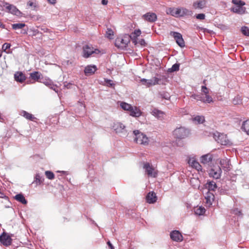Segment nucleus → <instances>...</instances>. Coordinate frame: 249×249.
I'll use <instances>...</instances> for the list:
<instances>
[{
	"label": "nucleus",
	"mask_w": 249,
	"mask_h": 249,
	"mask_svg": "<svg viewBox=\"0 0 249 249\" xmlns=\"http://www.w3.org/2000/svg\"><path fill=\"white\" fill-rule=\"evenodd\" d=\"M166 13L175 17H183L185 16H191L192 12L185 8H168L166 10Z\"/></svg>",
	"instance_id": "f257e3e1"
},
{
	"label": "nucleus",
	"mask_w": 249,
	"mask_h": 249,
	"mask_svg": "<svg viewBox=\"0 0 249 249\" xmlns=\"http://www.w3.org/2000/svg\"><path fill=\"white\" fill-rule=\"evenodd\" d=\"M173 134L176 140H182L187 138L190 135V130L184 127H179L175 129Z\"/></svg>",
	"instance_id": "f03ea898"
},
{
	"label": "nucleus",
	"mask_w": 249,
	"mask_h": 249,
	"mask_svg": "<svg viewBox=\"0 0 249 249\" xmlns=\"http://www.w3.org/2000/svg\"><path fill=\"white\" fill-rule=\"evenodd\" d=\"M231 2L234 4V6L231 8V11L240 15L245 13L246 9L244 7L245 5L244 1L241 0H232Z\"/></svg>",
	"instance_id": "7ed1b4c3"
},
{
	"label": "nucleus",
	"mask_w": 249,
	"mask_h": 249,
	"mask_svg": "<svg viewBox=\"0 0 249 249\" xmlns=\"http://www.w3.org/2000/svg\"><path fill=\"white\" fill-rule=\"evenodd\" d=\"M133 133L135 136L134 140L136 143L144 145L148 144V138L145 135L140 132L138 130H134Z\"/></svg>",
	"instance_id": "20e7f679"
},
{
	"label": "nucleus",
	"mask_w": 249,
	"mask_h": 249,
	"mask_svg": "<svg viewBox=\"0 0 249 249\" xmlns=\"http://www.w3.org/2000/svg\"><path fill=\"white\" fill-rule=\"evenodd\" d=\"M143 169H145L146 174L149 177L157 178L158 174V171L149 162H144Z\"/></svg>",
	"instance_id": "39448f33"
},
{
	"label": "nucleus",
	"mask_w": 249,
	"mask_h": 249,
	"mask_svg": "<svg viewBox=\"0 0 249 249\" xmlns=\"http://www.w3.org/2000/svg\"><path fill=\"white\" fill-rule=\"evenodd\" d=\"M100 51L97 49H94L91 45H86L83 47V56L84 58H89L92 54H98Z\"/></svg>",
	"instance_id": "423d86ee"
},
{
	"label": "nucleus",
	"mask_w": 249,
	"mask_h": 249,
	"mask_svg": "<svg viewBox=\"0 0 249 249\" xmlns=\"http://www.w3.org/2000/svg\"><path fill=\"white\" fill-rule=\"evenodd\" d=\"M130 42L128 35H124L123 36L118 37L115 40V45L118 48L123 49L127 46Z\"/></svg>",
	"instance_id": "0eeeda50"
},
{
	"label": "nucleus",
	"mask_w": 249,
	"mask_h": 249,
	"mask_svg": "<svg viewBox=\"0 0 249 249\" xmlns=\"http://www.w3.org/2000/svg\"><path fill=\"white\" fill-rule=\"evenodd\" d=\"M170 35L173 36L177 44L181 48L185 47V42L182 35L178 32H171Z\"/></svg>",
	"instance_id": "6e6552de"
},
{
	"label": "nucleus",
	"mask_w": 249,
	"mask_h": 249,
	"mask_svg": "<svg viewBox=\"0 0 249 249\" xmlns=\"http://www.w3.org/2000/svg\"><path fill=\"white\" fill-rule=\"evenodd\" d=\"M222 170L219 166H214L209 171V176L215 179L219 178L221 177Z\"/></svg>",
	"instance_id": "1a4fd4ad"
},
{
	"label": "nucleus",
	"mask_w": 249,
	"mask_h": 249,
	"mask_svg": "<svg viewBox=\"0 0 249 249\" xmlns=\"http://www.w3.org/2000/svg\"><path fill=\"white\" fill-rule=\"evenodd\" d=\"M159 81L160 79L158 78L154 77L151 79H142L140 80V82L147 87H150L158 84Z\"/></svg>",
	"instance_id": "9d476101"
},
{
	"label": "nucleus",
	"mask_w": 249,
	"mask_h": 249,
	"mask_svg": "<svg viewBox=\"0 0 249 249\" xmlns=\"http://www.w3.org/2000/svg\"><path fill=\"white\" fill-rule=\"evenodd\" d=\"M12 241L11 236L5 232H3L0 236V242L5 246L10 245L12 243Z\"/></svg>",
	"instance_id": "9b49d317"
},
{
	"label": "nucleus",
	"mask_w": 249,
	"mask_h": 249,
	"mask_svg": "<svg viewBox=\"0 0 249 249\" xmlns=\"http://www.w3.org/2000/svg\"><path fill=\"white\" fill-rule=\"evenodd\" d=\"M193 7L195 9H203L207 7V0H197L193 2Z\"/></svg>",
	"instance_id": "f8f14e48"
},
{
	"label": "nucleus",
	"mask_w": 249,
	"mask_h": 249,
	"mask_svg": "<svg viewBox=\"0 0 249 249\" xmlns=\"http://www.w3.org/2000/svg\"><path fill=\"white\" fill-rule=\"evenodd\" d=\"M214 138L218 143L222 145H227L229 143V140L226 135L223 134H220L217 136L215 135Z\"/></svg>",
	"instance_id": "ddd939ff"
},
{
	"label": "nucleus",
	"mask_w": 249,
	"mask_h": 249,
	"mask_svg": "<svg viewBox=\"0 0 249 249\" xmlns=\"http://www.w3.org/2000/svg\"><path fill=\"white\" fill-rule=\"evenodd\" d=\"M171 238L176 242H181L183 240V236L178 231H174L170 233Z\"/></svg>",
	"instance_id": "4468645a"
},
{
	"label": "nucleus",
	"mask_w": 249,
	"mask_h": 249,
	"mask_svg": "<svg viewBox=\"0 0 249 249\" xmlns=\"http://www.w3.org/2000/svg\"><path fill=\"white\" fill-rule=\"evenodd\" d=\"M146 202L149 204L155 203L157 200L156 194L154 192H150L147 194L146 196Z\"/></svg>",
	"instance_id": "2eb2a0df"
},
{
	"label": "nucleus",
	"mask_w": 249,
	"mask_h": 249,
	"mask_svg": "<svg viewBox=\"0 0 249 249\" xmlns=\"http://www.w3.org/2000/svg\"><path fill=\"white\" fill-rule=\"evenodd\" d=\"M142 17L144 20L150 22H153L157 19L156 14L154 13L150 12L144 14Z\"/></svg>",
	"instance_id": "dca6fc26"
},
{
	"label": "nucleus",
	"mask_w": 249,
	"mask_h": 249,
	"mask_svg": "<svg viewBox=\"0 0 249 249\" xmlns=\"http://www.w3.org/2000/svg\"><path fill=\"white\" fill-rule=\"evenodd\" d=\"M141 34V31L140 29L135 30L128 36L129 39L132 40L133 43L136 45L137 44V37Z\"/></svg>",
	"instance_id": "f3484780"
},
{
	"label": "nucleus",
	"mask_w": 249,
	"mask_h": 249,
	"mask_svg": "<svg viewBox=\"0 0 249 249\" xmlns=\"http://www.w3.org/2000/svg\"><path fill=\"white\" fill-rule=\"evenodd\" d=\"M219 164L224 170L226 171H229L230 170L231 164H230V160L228 159H224L220 160Z\"/></svg>",
	"instance_id": "a211bd4d"
},
{
	"label": "nucleus",
	"mask_w": 249,
	"mask_h": 249,
	"mask_svg": "<svg viewBox=\"0 0 249 249\" xmlns=\"http://www.w3.org/2000/svg\"><path fill=\"white\" fill-rule=\"evenodd\" d=\"M6 5H7L6 9L9 13L17 16H18L20 14V11L15 6L8 3H6Z\"/></svg>",
	"instance_id": "6ab92c4d"
},
{
	"label": "nucleus",
	"mask_w": 249,
	"mask_h": 249,
	"mask_svg": "<svg viewBox=\"0 0 249 249\" xmlns=\"http://www.w3.org/2000/svg\"><path fill=\"white\" fill-rule=\"evenodd\" d=\"M39 82H41L43 84H44L45 85L49 87V88L53 89L54 90H55V86L53 84V82L52 80H51L49 78H43V77L41 78V80L39 81Z\"/></svg>",
	"instance_id": "aec40b11"
},
{
	"label": "nucleus",
	"mask_w": 249,
	"mask_h": 249,
	"mask_svg": "<svg viewBox=\"0 0 249 249\" xmlns=\"http://www.w3.org/2000/svg\"><path fill=\"white\" fill-rule=\"evenodd\" d=\"M213 159V156L211 154H208L201 157V162L204 164H209L211 163Z\"/></svg>",
	"instance_id": "412c9836"
},
{
	"label": "nucleus",
	"mask_w": 249,
	"mask_h": 249,
	"mask_svg": "<svg viewBox=\"0 0 249 249\" xmlns=\"http://www.w3.org/2000/svg\"><path fill=\"white\" fill-rule=\"evenodd\" d=\"M130 115L134 117H139L141 116L142 112L136 107H132V108L129 110Z\"/></svg>",
	"instance_id": "4be33fe9"
},
{
	"label": "nucleus",
	"mask_w": 249,
	"mask_h": 249,
	"mask_svg": "<svg viewBox=\"0 0 249 249\" xmlns=\"http://www.w3.org/2000/svg\"><path fill=\"white\" fill-rule=\"evenodd\" d=\"M97 68L95 65H89L85 68L84 72L86 75L88 76L94 74Z\"/></svg>",
	"instance_id": "5701e85b"
},
{
	"label": "nucleus",
	"mask_w": 249,
	"mask_h": 249,
	"mask_svg": "<svg viewBox=\"0 0 249 249\" xmlns=\"http://www.w3.org/2000/svg\"><path fill=\"white\" fill-rule=\"evenodd\" d=\"M189 164L197 171L201 170L202 168L200 164L194 159H190L188 161Z\"/></svg>",
	"instance_id": "b1692460"
},
{
	"label": "nucleus",
	"mask_w": 249,
	"mask_h": 249,
	"mask_svg": "<svg viewBox=\"0 0 249 249\" xmlns=\"http://www.w3.org/2000/svg\"><path fill=\"white\" fill-rule=\"evenodd\" d=\"M214 196L213 194L208 191L206 195L205 199L206 203L209 206H211L212 204V202L214 200Z\"/></svg>",
	"instance_id": "393cba45"
},
{
	"label": "nucleus",
	"mask_w": 249,
	"mask_h": 249,
	"mask_svg": "<svg viewBox=\"0 0 249 249\" xmlns=\"http://www.w3.org/2000/svg\"><path fill=\"white\" fill-rule=\"evenodd\" d=\"M125 128V126L120 122L115 123L113 126V128L116 133H120Z\"/></svg>",
	"instance_id": "a878e982"
},
{
	"label": "nucleus",
	"mask_w": 249,
	"mask_h": 249,
	"mask_svg": "<svg viewBox=\"0 0 249 249\" xmlns=\"http://www.w3.org/2000/svg\"><path fill=\"white\" fill-rule=\"evenodd\" d=\"M15 80L19 82L20 83H22L26 79V76L25 75L21 72H17L15 74Z\"/></svg>",
	"instance_id": "bb28decb"
},
{
	"label": "nucleus",
	"mask_w": 249,
	"mask_h": 249,
	"mask_svg": "<svg viewBox=\"0 0 249 249\" xmlns=\"http://www.w3.org/2000/svg\"><path fill=\"white\" fill-rule=\"evenodd\" d=\"M151 114L153 116L160 119H162V118H163L164 116V113L162 111L156 108L154 109L152 111Z\"/></svg>",
	"instance_id": "cd10ccee"
},
{
	"label": "nucleus",
	"mask_w": 249,
	"mask_h": 249,
	"mask_svg": "<svg viewBox=\"0 0 249 249\" xmlns=\"http://www.w3.org/2000/svg\"><path fill=\"white\" fill-rule=\"evenodd\" d=\"M30 78L37 82H39V79L41 80V76H42V74L38 71H34L33 72H32L30 74Z\"/></svg>",
	"instance_id": "c85d7f7f"
},
{
	"label": "nucleus",
	"mask_w": 249,
	"mask_h": 249,
	"mask_svg": "<svg viewBox=\"0 0 249 249\" xmlns=\"http://www.w3.org/2000/svg\"><path fill=\"white\" fill-rule=\"evenodd\" d=\"M20 114L25 118L26 119L31 120V121H34L36 118L34 116V115L25 110H22Z\"/></svg>",
	"instance_id": "c756f323"
},
{
	"label": "nucleus",
	"mask_w": 249,
	"mask_h": 249,
	"mask_svg": "<svg viewBox=\"0 0 249 249\" xmlns=\"http://www.w3.org/2000/svg\"><path fill=\"white\" fill-rule=\"evenodd\" d=\"M27 6L35 10L38 7V2L36 0H30L27 2Z\"/></svg>",
	"instance_id": "7c9ffc66"
},
{
	"label": "nucleus",
	"mask_w": 249,
	"mask_h": 249,
	"mask_svg": "<svg viewBox=\"0 0 249 249\" xmlns=\"http://www.w3.org/2000/svg\"><path fill=\"white\" fill-rule=\"evenodd\" d=\"M15 199L18 201V202H21L22 204H26L27 203V200L25 199L24 196L22 194H19L15 196Z\"/></svg>",
	"instance_id": "2f4dec72"
},
{
	"label": "nucleus",
	"mask_w": 249,
	"mask_h": 249,
	"mask_svg": "<svg viewBox=\"0 0 249 249\" xmlns=\"http://www.w3.org/2000/svg\"><path fill=\"white\" fill-rule=\"evenodd\" d=\"M207 187L208 188L209 191H214L215 189L217 188L216 183L213 181H210L208 182L206 184Z\"/></svg>",
	"instance_id": "473e14b6"
},
{
	"label": "nucleus",
	"mask_w": 249,
	"mask_h": 249,
	"mask_svg": "<svg viewBox=\"0 0 249 249\" xmlns=\"http://www.w3.org/2000/svg\"><path fill=\"white\" fill-rule=\"evenodd\" d=\"M242 129L249 135V120L244 121L242 124Z\"/></svg>",
	"instance_id": "72a5a7b5"
},
{
	"label": "nucleus",
	"mask_w": 249,
	"mask_h": 249,
	"mask_svg": "<svg viewBox=\"0 0 249 249\" xmlns=\"http://www.w3.org/2000/svg\"><path fill=\"white\" fill-rule=\"evenodd\" d=\"M205 97H203V98L200 99V101L204 103H211L213 102L212 97L208 94L205 95Z\"/></svg>",
	"instance_id": "f704fd0d"
},
{
	"label": "nucleus",
	"mask_w": 249,
	"mask_h": 249,
	"mask_svg": "<svg viewBox=\"0 0 249 249\" xmlns=\"http://www.w3.org/2000/svg\"><path fill=\"white\" fill-rule=\"evenodd\" d=\"M44 179L43 178H42L39 174H37L36 175L34 182L36 183V185H40L43 183Z\"/></svg>",
	"instance_id": "c9c22d12"
},
{
	"label": "nucleus",
	"mask_w": 249,
	"mask_h": 249,
	"mask_svg": "<svg viewBox=\"0 0 249 249\" xmlns=\"http://www.w3.org/2000/svg\"><path fill=\"white\" fill-rule=\"evenodd\" d=\"M120 106L124 110L129 111L130 109L132 108V107L131 105L127 104L125 102H121Z\"/></svg>",
	"instance_id": "e433bc0d"
},
{
	"label": "nucleus",
	"mask_w": 249,
	"mask_h": 249,
	"mask_svg": "<svg viewBox=\"0 0 249 249\" xmlns=\"http://www.w3.org/2000/svg\"><path fill=\"white\" fill-rule=\"evenodd\" d=\"M106 36L109 39H113L114 37V32L111 29L107 28L106 32Z\"/></svg>",
	"instance_id": "4c0bfd02"
},
{
	"label": "nucleus",
	"mask_w": 249,
	"mask_h": 249,
	"mask_svg": "<svg viewBox=\"0 0 249 249\" xmlns=\"http://www.w3.org/2000/svg\"><path fill=\"white\" fill-rule=\"evenodd\" d=\"M195 212L196 214L197 215H202L205 212V209L202 207H197L195 210Z\"/></svg>",
	"instance_id": "58836bf2"
},
{
	"label": "nucleus",
	"mask_w": 249,
	"mask_h": 249,
	"mask_svg": "<svg viewBox=\"0 0 249 249\" xmlns=\"http://www.w3.org/2000/svg\"><path fill=\"white\" fill-rule=\"evenodd\" d=\"M193 121L196 122L198 124H202L204 121V117L203 116H197L193 118Z\"/></svg>",
	"instance_id": "ea45409f"
},
{
	"label": "nucleus",
	"mask_w": 249,
	"mask_h": 249,
	"mask_svg": "<svg viewBox=\"0 0 249 249\" xmlns=\"http://www.w3.org/2000/svg\"><path fill=\"white\" fill-rule=\"evenodd\" d=\"M12 28L14 30L22 29L25 26V24L20 23H15L12 25Z\"/></svg>",
	"instance_id": "a19ab883"
},
{
	"label": "nucleus",
	"mask_w": 249,
	"mask_h": 249,
	"mask_svg": "<svg viewBox=\"0 0 249 249\" xmlns=\"http://www.w3.org/2000/svg\"><path fill=\"white\" fill-rule=\"evenodd\" d=\"M45 176L49 179L52 180L54 178V175L52 171H46L45 172Z\"/></svg>",
	"instance_id": "79ce46f5"
},
{
	"label": "nucleus",
	"mask_w": 249,
	"mask_h": 249,
	"mask_svg": "<svg viewBox=\"0 0 249 249\" xmlns=\"http://www.w3.org/2000/svg\"><path fill=\"white\" fill-rule=\"evenodd\" d=\"M241 32L245 36H249V29L247 27H242L241 28Z\"/></svg>",
	"instance_id": "37998d69"
},
{
	"label": "nucleus",
	"mask_w": 249,
	"mask_h": 249,
	"mask_svg": "<svg viewBox=\"0 0 249 249\" xmlns=\"http://www.w3.org/2000/svg\"><path fill=\"white\" fill-rule=\"evenodd\" d=\"M195 17L197 19L204 20L205 18V15L203 13L196 14Z\"/></svg>",
	"instance_id": "c03bdc74"
},
{
	"label": "nucleus",
	"mask_w": 249,
	"mask_h": 249,
	"mask_svg": "<svg viewBox=\"0 0 249 249\" xmlns=\"http://www.w3.org/2000/svg\"><path fill=\"white\" fill-rule=\"evenodd\" d=\"M201 91L204 95L209 94V89L206 87V86H202Z\"/></svg>",
	"instance_id": "a18cd8bd"
},
{
	"label": "nucleus",
	"mask_w": 249,
	"mask_h": 249,
	"mask_svg": "<svg viewBox=\"0 0 249 249\" xmlns=\"http://www.w3.org/2000/svg\"><path fill=\"white\" fill-rule=\"evenodd\" d=\"M179 65L178 64H174L171 68L172 71H177L179 70Z\"/></svg>",
	"instance_id": "49530a36"
},
{
	"label": "nucleus",
	"mask_w": 249,
	"mask_h": 249,
	"mask_svg": "<svg viewBox=\"0 0 249 249\" xmlns=\"http://www.w3.org/2000/svg\"><path fill=\"white\" fill-rule=\"evenodd\" d=\"M11 46L10 44L5 43L2 45V49L5 51L7 49H9Z\"/></svg>",
	"instance_id": "de8ad7c7"
},
{
	"label": "nucleus",
	"mask_w": 249,
	"mask_h": 249,
	"mask_svg": "<svg viewBox=\"0 0 249 249\" xmlns=\"http://www.w3.org/2000/svg\"><path fill=\"white\" fill-rule=\"evenodd\" d=\"M105 81L109 84V86L110 87H113V86H114V84L112 83V80H108V79H105Z\"/></svg>",
	"instance_id": "09e8293b"
},
{
	"label": "nucleus",
	"mask_w": 249,
	"mask_h": 249,
	"mask_svg": "<svg viewBox=\"0 0 249 249\" xmlns=\"http://www.w3.org/2000/svg\"><path fill=\"white\" fill-rule=\"evenodd\" d=\"M192 97H193L194 99H196L197 100H200V99H201L203 98V97L198 95H192Z\"/></svg>",
	"instance_id": "8fccbe9b"
},
{
	"label": "nucleus",
	"mask_w": 249,
	"mask_h": 249,
	"mask_svg": "<svg viewBox=\"0 0 249 249\" xmlns=\"http://www.w3.org/2000/svg\"><path fill=\"white\" fill-rule=\"evenodd\" d=\"M107 244L108 246H109L110 249H114L113 245H112V244L110 243V241H108L107 242Z\"/></svg>",
	"instance_id": "3c124183"
},
{
	"label": "nucleus",
	"mask_w": 249,
	"mask_h": 249,
	"mask_svg": "<svg viewBox=\"0 0 249 249\" xmlns=\"http://www.w3.org/2000/svg\"><path fill=\"white\" fill-rule=\"evenodd\" d=\"M49 3L52 4H55L56 2V0H47Z\"/></svg>",
	"instance_id": "603ef678"
},
{
	"label": "nucleus",
	"mask_w": 249,
	"mask_h": 249,
	"mask_svg": "<svg viewBox=\"0 0 249 249\" xmlns=\"http://www.w3.org/2000/svg\"><path fill=\"white\" fill-rule=\"evenodd\" d=\"M140 43L141 45H144L145 44V41L144 39H142L140 41Z\"/></svg>",
	"instance_id": "864d4df0"
},
{
	"label": "nucleus",
	"mask_w": 249,
	"mask_h": 249,
	"mask_svg": "<svg viewBox=\"0 0 249 249\" xmlns=\"http://www.w3.org/2000/svg\"><path fill=\"white\" fill-rule=\"evenodd\" d=\"M107 0H102V3L103 4V5H107Z\"/></svg>",
	"instance_id": "5fc2aeb1"
},
{
	"label": "nucleus",
	"mask_w": 249,
	"mask_h": 249,
	"mask_svg": "<svg viewBox=\"0 0 249 249\" xmlns=\"http://www.w3.org/2000/svg\"><path fill=\"white\" fill-rule=\"evenodd\" d=\"M0 27L2 28H5V25H4L0 21Z\"/></svg>",
	"instance_id": "6e6d98bb"
},
{
	"label": "nucleus",
	"mask_w": 249,
	"mask_h": 249,
	"mask_svg": "<svg viewBox=\"0 0 249 249\" xmlns=\"http://www.w3.org/2000/svg\"><path fill=\"white\" fill-rule=\"evenodd\" d=\"M41 30H43L44 32H47L49 31V29L47 28H41Z\"/></svg>",
	"instance_id": "4d7b16f0"
},
{
	"label": "nucleus",
	"mask_w": 249,
	"mask_h": 249,
	"mask_svg": "<svg viewBox=\"0 0 249 249\" xmlns=\"http://www.w3.org/2000/svg\"><path fill=\"white\" fill-rule=\"evenodd\" d=\"M193 181H197V180L196 179V178H194L191 179V180H190L191 182H192Z\"/></svg>",
	"instance_id": "13d9d810"
},
{
	"label": "nucleus",
	"mask_w": 249,
	"mask_h": 249,
	"mask_svg": "<svg viewBox=\"0 0 249 249\" xmlns=\"http://www.w3.org/2000/svg\"><path fill=\"white\" fill-rule=\"evenodd\" d=\"M206 80H204L203 81V83L205 85L204 86H206Z\"/></svg>",
	"instance_id": "bf43d9fd"
},
{
	"label": "nucleus",
	"mask_w": 249,
	"mask_h": 249,
	"mask_svg": "<svg viewBox=\"0 0 249 249\" xmlns=\"http://www.w3.org/2000/svg\"><path fill=\"white\" fill-rule=\"evenodd\" d=\"M2 53L1 51H0V57L1 56Z\"/></svg>",
	"instance_id": "052dcab7"
}]
</instances>
